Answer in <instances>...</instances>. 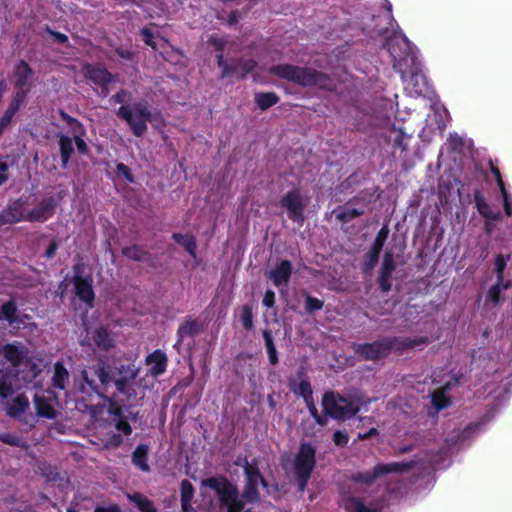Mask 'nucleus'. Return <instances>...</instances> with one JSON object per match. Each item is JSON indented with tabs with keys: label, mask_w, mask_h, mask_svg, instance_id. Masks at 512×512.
<instances>
[{
	"label": "nucleus",
	"mask_w": 512,
	"mask_h": 512,
	"mask_svg": "<svg viewBox=\"0 0 512 512\" xmlns=\"http://www.w3.org/2000/svg\"><path fill=\"white\" fill-rule=\"evenodd\" d=\"M243 468L245 487L241 496H239L237 487L225 477H211L201 482L203 487L213 491V496L216 498L215 505L221 509L226 508V512H241L246 503L255 502L258 499L259 483L266 486V482L255 464L244 459Z\"/></svg>",
	"instance_id": "nucleus-1"
},
{
	"label": "nucleus",
	"mask_w": 512,
	"mask_h": 512,
	"mask_svg": "<svg viewBox=\"0 0 512 512\" xmlns=\"http://www.w3.org/2000/svg\"><path fill=\"white\" fill-rule=\"evenodd\" d=\"M137 377V370L134 366L122 365L117 374L113 371L110 365L106 362L99 360L93 365L85 367L81 372L83 383L80 389L83 393L91 395L96 393L102 395L104 393L103 387L114 381L116 389L119 393L123 394L127 400L135 397V389L133 388L135 378Z\"/></svg>",
	"instance_id": "nucleus-2"
},
{
	"label": "nucleus",
	"mask_w": 512,
	"mask_h": 512,
	"mask_svg": "<svg viewBox=\"0 0 512 512\" xmlns=\"http://www.w3.org/2000/svg\"><path fill=\"white\" fill-rule=\"evenodd\" d=\"M270 72L279 78L302 86H316L325 90L335 88L334 81L327 74L311 68L281 64L271 67Z\"/></svg>",
	"instance_id": "nucleus-3"
},
{
	"label": "nucleus",
	"mask_w": 512,
	"mask_h": 512,
	"mask_svg": "<svg viewBox=\"0 0 512 512\" xmlns=\"http://www.w3.org/2000/svg\"><path fill=\"white\" fill-rule=\"evenodd\" d=\"M428 343L426 337H405L395 338L393 340H382L374 343L359 344L355 347V352L364 360H378L386 357L391 349L404 351L413 349Z\"/></svg>",
	"instance_id": "nucleus-4"
},
{
	"label": "nucleus",
	"mask_w": 512,
	"mask_h": 512,
	"mask_svg": "<svg viewBox=\"0 0 512 512\" xmlns=\"http://www.w3.org/2000/svg\"><path fill=\"white\" fill-rule=\"evenodd\" d=\"M316 448L307 442H302L292 461H283L284 468L290 470L296 477L299 489L303 491L316 465Z\"/></svg>",
	"instance_id": "nucleus-5"
},
{
	"label": "nucleus",
	"mask_w": 512,
	"mask_h": 512,
	"mask_svg": "<svg viewBox=\"0 0 512 512\" xmlns=\"http://www.w3.org/2000/svg\"><path fill=\"white\" fill-rule=\"evenodd\" d=\"M116 114L126 121L136 137H141L147 132V122L154 124L161 122L157 115L152 114L144 102L122 105Z\"/></svg>",
	"instance_id": "nucleus-6"
},
{
	"label": "nucleus",
	"mask_w": 512,
	"mask_h": 512,
	"mask_svg": "<svg viewBox=\"0 0 512 512\" xmlns=\"http://www.w3.org/2000/svg\"><path fill=\"white\" fill-rule=\"evenodd\" d=\"M421 465L422 468H427L428 465H432V460H424L419 458L410 462H394L389 464H378L374 467L373 471L358 473L352 476V481L355 484H371L377 477L392 472H404L408 471L415 465Z\"/></svg>",
	"instance_id": "nucleus-7"
},
{
	"label": "nucleus",
	"mask_w": 512,
	"mask_h": 512,
	"mask_svg": "<svg viewBox=\"0 0 512 512\" xmlns=\"http://www.w3.org/2000/svg\"><path fill=\"white\" fill-rule=\"evenodd\" d=\"M322 405L327 415L339 420L350 418L359 410L356 402L333 392L323 396Z\"/></svg>",
	"instance_id": "nucleus-8"
},
{
	"label": "nucleus",
	"mask_w": 512,
	"mask_h": 512,
	"mask_svg": "<svg viewBox=\"0 0 512 512\" xmlns=\"http://www.w3.org/2000/svg\"><path fill=\"white\" fill-rule=\"evenodd\" d=\"M6 413L29 428H32L36 423V416L30 411L29 400L23 394H19L7 402Z\"/></svg>",
	"instance_id": "nucleus-9"
},
{
	"label": "nucleus",
	"mask_w": 512,
	"mask_h": 512,
	"mask_svg": "<svg viewBox=\"0 0 512 512\" xmlns=\"http://www.w3.org/2000/svg\"><path fill=\"white\" fill-rule=\"evenodd\" d=\"M308 203L309 198L297 189L289 191L281 199V206L286 209L288 217L297 223L303 222V213Z\"/></svg>",
	"instance_id": "nucleus-10"
},
{
	"label": "nucleus",
	"mask_w": 512,
	"mask_h": 512,
	"mask_svg": "<svg viewBox=\"0 0 512 512\" xmlns=\"http://www.w3.org/2000/svg\"><path fill=\"white\" fill-rule=\"evenodd\" d=\"M217 63L221 69V77L225 78L228 76H236L238 78H244L254 68L256 63L253 60H239L232 64H227L224 61L222 54L217 55Z\"/></svg>",
	"instance_id": "nucleus-11"
},
{
	"label": "nucleus",
	"mask_w": 512,
	"mask_h": 512,
	"mask_svg": "<svg viewBox=\"0 0 512 512\" xmlns=\"http://www.w3.org/2000/svg\"><path fill=\"white\" fill-rule=\"evenodd\" d=\"M25 203L22 199L11 202L0 214V225L14 224L26 220Z\"/></svg>",
	"instance_id": "nucleus-12"
},
{
	"label": "nucleus",
	"mask_w": 512,
	"mask_h": 512,
	"mask_svg": "<svg viewBox=\"0 0 512 512\" xmlns=\"http://www.w3.org/2000/svg\"><path fill=\"white\" fill-rule=\"evenodd\" d=\"M388 51L394 59V66L401 62L410 54V43L405 36H395L388 43Z\"/></svg>",
	"instance_id": "nucleus-13"
},
{
	"label": "nucleus",
	"mask_w": 512,
	"mask_h": 512,
	"mask_svg": "<svg viewBox=\"0 0 512 512\" xmlns=\"http://www.w3.org/2000/svg\"><path fill=\"white\" fill-rule=\"evenodd\" d=\"M33 71L25 61H20L14 68L13 82L17 89L28 91L32 86Z\"/></svg>",
	"instance_id": "nucleus-14"
},
{
	"label": "nucleus",
	"mask_w": 512,
	"mask_h": 512,
	"mask_svg": "<svg viewBox=\"0 0 512 512\" xmlns=\"http://www.w3.org/2000/svg\"><path fill=\"white\" fill-rule=\"evenodd\" d=\"M395 267L396 265L392 252H385L378 277L379 285L384 292H388L391 289L390 278Z\"/></svg>",
	"instance_id": "nucleus-15"
},
{
	"label": "nucleus",
	"mask_w": 512,
	"mask_h": 512,
	"mask_svg": "<svg viewBox=\"0 0 512 512\" xmlns=\"http://www.w3.org/2000/svg\"><path fill=\"white\" fill-rule=\"evenodd\" d=\"M55 206V202L52 198L44 199L40 202V204L27 212L26 221L35 222V221H45L53 214V209Z\"/></svg>",
	"instance_id": "nucleus-16"
},
{
	"label": "nucleus",
	"mask_w": 512,
	"mask_h": 512,
	"mask_svg": "<svg viewBox=\"0 0 512 512\" xmlns=\"http://www.w3.org/2000/svg\"><path fill=\"white\" fill-rule=\"evenodd\" d=\"M4 358L13 366H18L28 356V349L24 345L7 344L2 348Z\"/></svg>",
	"instance_id": "nucleus-17"
},
{
	"label": "nucleus",
	"mask_w": 512,
	"mask_h": 512,
	"mask_svg": "<svg viewBox=\"0 0 512 512\" xmlns=\"http://www.w3.org/2000/svg\"><path fill=\"white\" fill-rule=\"evenodd\" d=\"M83 73L86 78L99 85H106L114 79V76L103 67L86 65L83 68Z\"/></svg>",
	"instance_id": "nucleus-18"
},
{
	"label": "nucleus",
	"mask_w": 512,
	"mask_h": 512,
	"mask_svg": "<svg viewBox=\"0 0 512 512\" xmlns=\"http://www.w3.org/2000/svg\"><path fill=\"white\" fill-rule=\"evenodd\" d=\"M291 272V263L288 260H283L276 268L270 271L269 278L276 286L286 285L290 279Z\"/></svg>",
	"instance_id": "nucleus-19"
},
{
	"label": "nucleus",
	"mask_w": 512,
	"mask_h": 512,
	"mask_svg": "<svg viewBox=\"0 0 512 512\" xmlns=\"http://www.w3.org/2000/svg\"><path fill=\"white\" fill-rule=\"evenodd\" d=\"M74 285L77 297L91 307L94 300L91 282L81 276H75Z\"/></svg>",
	"instance_id": "nucleus-20"
},
{
	"label": "nucleus",
	"mask_w": 512,
	"mask_h": 512,
	"mask_svg": "<svg viewBox=\"0 0 512 512\" xmlns=\"http://www.w3.org/2000/svg\"><path fill=\"white\" fill-rule=\"evenodd\" d=\"M1 320H6L10 326L15 328H19L20 325L24 323L23 320L20 319L16 304L13 300L4 303L0 307V321Z\"/></svg>",
	"instance_id": "nucleus-21"
},
{
	"label": "nucleus",
	"mask_w": 512,
	"mask_h": 512,
	"mask_svg": "<svg viewBox=\"0 0 512 512\" xmlns=\"http://www.w3.org/2000/svg\"><path fill=\"white\" fill-rule=\"evenodd\" d=\"M34 404L36 408V418L43 417L47 419H55L57 417L56 409L45 397L36 395L34 398Z\"/></svg>",
	"instance_id": "nucleus-22"
},
{
	"label": "nucleus",
	"mask_w": 512,
	"mask_h": 512,
	"mask_svg": "<svg viewBox=\"0 0 512 512\" xmlns=\"http://www.w3.org/2000/svg\"><path fill=\"white\" fill-rule=\"evenodd\" d=\"M147 363L150 365L151 374L158 376L166 370L167 357L161 351L156 350L147 357Z\"/></svg>",
	"instance_id": "nucleus-23"
},
{
	"label": "nucleus",
	"mask_w": 512,
	"mask_h": 512,
	"mask_svg": "<svg viewBox=\"0 0 512 512\" xmlns=\"http://www.w3.org/2000/svg\"><path fill=\"white\" fill-rule=\"evenodd\" d=\"M512 285V282L510 280H507L506 282H497L490 287V289L487 292L486 295V304H491L492 306H497L501 300V294L503 291H506L509 289Z\"/></svg>",
	"instance_id": "nucleus-24"
},
{
	"label": "nucleus",
	"mask_w": 512,
	"mask_h": 512,
	"mask_svg": "<svg viewBox=\"0 0 512 512\" xmlns=\"http://www.w3.org/2000/svg\"><path fill=\"white\" fill-rule=\"evenodd\" d=\"M200 331L201 325L198 321L192 319L184 321L177 330V344H180L186 337H192L199 334Z\"/></svg>",
	"instance_id": "nucleus-25"
},
{
	"label": "nucleus",
	"mask_w": 512,
	"mask_h": 512,
	"mask_svg": "<svg viewBox=\"0 0 512 512\" xmlns=\"http://www.w3.org/2000/svg\"><path fill=\"white\" fill-rule=\"evenodd\" d=\"M94 344L100 350L107 351L114 346V339L104 328H97L92 335Z\"/></svg>",
	"instance_id": "nucleus-26"
},
{
	"label": "nucleus",
	"mask_w": 512,
	"mask_h": 512,
	"mask_svg": "<svg viewBox=\"0 0 512 512\" xmlns=\"http://www.w3.org/2000/svg\"><path fill=\"white\" fill-rule=\"evenodd\" d=\"M149 447L147 445H139L132 453V462L143 472H149L150 467L147 463Z\"/></svg>",
	"instance_id": "nucleus-27"
},
{
	"label": "nucleus",
	"mask_w": 512,
	"mask_h": 512,
	"mask_svg": "<svg viewBox=\"0 0 512 512\" xmlns=\"http://www.w3.org/2000/svg\"><path fill=\"white\" fill-rule=\"evenodd\" d=\"M451 385V381H447L440 389L434 390L431 394L432 404L436 409H443L449 405V398L446 396V392L450 390Z\"/></svg>",
	"instance_id": "nucleus-28"
},
{
	"label": "nucleus",
	"mask_w": 512,
	"mask_h": 512,
	"mask_svg": "<svg viewBox=\"0 0 512 512\" xmlns=\"http://www.w3.org/2000/svg\"><path fill=\"white\" fill-rule=\"evenodd\" d=\"M59 148H60L62 166L64 168H66L67 164L69 162V159L71 158V156L74 152L72 138L65 136V135H60L59 136Z\"/></svg>",
	"instance_id": "nucleus-29"
},
{
	"label": "nucleus",
	"mask_w": 512,
	"mask_h": 512,
	"mask_svg": "<svg viewBox=\"0 0 512 512\" xmlns=\"http://www.w3.org/2000/svg\"><path fill=\"white\" fill-rule=\"evenodd\" d=\"M69 379V372L62 363L57 362L54 365L53 385L61 390L65 389Z\"/></svg>",
	"instance_id": "nucleus-30"
},
{
	"label": "nucleus",
	"mask_w": 512,
	"mask_h": 512,
	"mask_svg": "<svg viewBox=\"0 0 512 512\" xmlns=\"http://www.w3.org/2000/svg\"><path fill=\"white\" fill-rule=\"evenodd\" d=\"M476 207L478 212L485 218L490 220H499L501 213L499 211L494 212L489 204L481 197H476Z\"/></svg>",
	"instance_id": "nucleus-31"
},
{
	"label": "nucleus",
	"mask_w": 512,
	"mask_h": 512,
	"mask_svg": "<svg viewBox=\"0 0 512 512\" xmlns=\"http://www.w3.org/2000/svg\"><path fill=\"white\" fill-rule=\"evenodd\" d=\"M334 213L336 214V218L339 221H341L343 223H347V222H350L351 220H353L354 218L362 215L363 210H359V209L352 208V207H344V208L335 210Z\"/></svg>",
	"instance_id": "nucleus-32"
},
{
	"label": "nucleus",
	"mask_w": 512,
	"mask_h": 512,
	"mask_svg": "<svg viewBox=\"0 0 512 512\" xmlns=\"http://www.w3.org/2000/svg\"><path fill=\"white\" fill-rule=\"evenodd\" d=\"M13 391L12 376L0 370V398H8Z\"/></svg>",
	"instance_id": "nucleus-33"
},
{
	"label": "nucleus",
	"mask_w": 512,
	"mask_h": 512,
	"mask_svg": "<svg viewBox=\"0 0 512 512\" xmlns=\"http://www.w3.org/2000/svg\"><path fill=\"white\" fill-rule=\"evenodd\" d=\"M255 102L258 107L265 110L278 102V97L275 93H258L255 95Z\"/></svg>",
	"instance_id": "nucleus-34"
},
{
	"label": "nucleus",
	"mask_w": 512,
	"mask_h": 512,
	"mask_svg": "<svg viewBox=\"0 0 512 512\" xmlns=\"http://www.w3.org/2000/svg\"><path fill=\"white\" fill-rule=\"evenodd\" d=\"M173 238L178 244L182 245L192 257L196 256V242L194 237L190 235L174 234Z\"/></svg>",
	"instance_id": "nucleus-35"
},
{
	"label": "nucleus",
	"mask_w": 512,
	"mask_h": 512,
	"mask_svg": "<svg viewBox=\"0 0 512 512\" xmlns=\"http://www.w3.org/2000/svg\"><path fill=\"white\" fill-rule=\"evenodd\" d=\"M61 116L63 120L66 121V123L69 125L70 132L73 135V138L76 137H84L85 135V129L83 125L76 119L72 118L68 114L61 112Z\"/></svg>",
	"instance_id": "nucleus-36"
},
{
	"label": "nucleus",
	"mask_w": 512,
	"mask_h": 512,
	"mask_svg": "<svg viewBox=\"0 0 512 512\" xmlns=\"http://www.w3.org/2000/svg\"><path fill=\"white\" fill-rule=\"evenodd\" d=\"M129 498L134 502L142 512H156L153 503L139 493L129 495Z\"/></svg>",
	"instance_id": "nucleus-37"
},
{
	"label": "nucleus",
	"mask_w": 512,
	"mask_h": 512,
	"mask_svg": "<svg viewBox=\"0 0 512 512\" xmlns=\"http://www.w3.org/2000/svg\"><path fill=\"white\" fill-rule=\"evenodd\" d=\"M263 338L265 341V346L267 349L270 363L275 365L278 363V357H277V351H276L275 345L273 343V338H272L271 332L268 330L263 331Z\"/></svg>",
	"instance_id": "nucleus-38"
},
{
	"label": "nucleus",
	"mask_w": 512,
	"mask_h": 512,
	"mask_svg": "<svg viewBox=\"0 0 512 512\" xmlns=\"http://www.w3.org/2000/svg\"><path fill=\"white\" fill-rule=\"evenodd\" d=\"M510 256H504L502 254H498L495 258V273L497 282H506L507 280H504V270L507 265V261L509 260Z\"/></svg>",
	"instance_id": "nucleus-39"
},
{
	"label": "nucleus",
	"mask_w": 512,
	"mask_h": 512,
	"mask_svg": "<svg viewBox=\"0 0 512 512\" xmlns=\"http://www.w3.org/2000/svg\"><path fill=\"white\" fill-rule=\"evenodd\" d=\"M346 509L351 512H376L375 509L365 506L359 499L349 497L346 500Z\"/></svg>",
	"instance_id": "nucleus-40"
},
{
	"label": "nucleus",
	"mask_w": 512,
	"mask_h": 512,
	"mask_svg": "<svg viewBox=\"0 0 512 512\" xmlns=\"http://www.w3.org/2000/svg\"><path fill=\"white\" fill-rule=\"evenodd\" d=\"M124 256L135 261H144L147 258V254L138 246L133 245L126 247L122 250Z\"/></svg>",
	"instance_id": "nucleus-41"
},
{
	"label": "nucleus",
	"mask_w": 512,
	"mask_h": 512,
	"mask_svg": "<svg viewBox=\"0 0 512 512\" xmlns=\"http://www.w3.org/2000/svg\"><path fill=\"white\" fill-rule=\"evenodd\" d=\"M293 390L296 394L302 396L305 402H309L312 398V389L307 381H301L300 383L295 384Z\"/></svg>",
	"instance_id": "nucleus-42"
},
{
	"label": "nucleus",
	"mask_w": 512,
	"mask_h": 512,
	"mask_svg": "<svg viewBox=\"0 0 512 512\" xmlns=\"http://www.w3.org/2000/svg\"><path fill=\"white\" fill-rule=\"evenodd\" d=\"M390 140L392 141L395 147H399L401 149H405L407 146L406 143V134L401 129H393L390 133Z\"/></svg>",
	"instance_id": "nucleus-43"
},
{
	"label": "nucleus",
	"mask_w": 512,
	"mask_h": 512,
	"mask_svg": "<svg viewBox=\"0 0 512 512\" xmlns=\"http://www.w3.org/2000/svg\"><path fill=\"white\" fill-rule=\"evenodd\" d=\"M113 413L117 417V419H115V421H116L115 426H116L117 430L123 432L125 435H130L132 432V428L129 425V423L125 419L122 418L121 409L115 408Z\"/></svg>",
	"instance_id": "nucleus-44"
},
{
	"label": "nucleus",
	"mask_w": 512,
	"mask_h": 512,
	"mask_svg": "<svg viewBox=\"0 0 512 512\" xmlns=\"http://www.w3.org/2000/svg\"><path fill=\"white\" fill-rule=\"evenodd\" d=\"M194 495L193 485L188 480L181 482V501H191Z\"/></svg>",
	"instance_id": "nucleus-45"
},
{
	"label": "nucleus",
	"mask_w": 512,
	"mask_h": 512,
	"mask_svg": "<svg viewBox=\"0 0 512 512\" xmlns=\"http://www.w3.org/2000/svg\"><path fill=\"white\" fill-rule=\"evenodd\" d=\"M379 255L369 250L364 261V271H371L378 263Z\"/></svg>",
	"instance_id": "nucleus-46"
},
{
	"label": "nucleus",
	"mask_w": 512,
	"mask_h": 512,
	"mask_svg": "<svg viewBox=\"0 0 512 512\" xmlns=\"http://www.w3.org/2000/svg\"><path fill=\"white\" fill-rule=\"evenodd\" d=\"M305 302L306 310L310 313L316 310H320L323 307V302L312 296H307Z\"/></svg>",
	"instance_id": "nucleus-47"
},
{
	"label": "nucleus",
	"mask_w": 512,
	"mask_h": 512,
	"mask_svg": "<svg viewBox=\"0 0 512 512\" xmlns=\"http://www.w3.org/2000/svg\"><path fill=\"white\" fill-rule=\"evenodd\" d=\"M0 441L12 446H21L23 442L19 436L11 433H2Z\"/></svg>",
	"instance_id": "nucleus-48"
},
{
	"label": "nucleus",
	"mask_w": 512,
	"mask_h": 512,
	"mask_svg": "<svg viewBox=\"0 0 512 512\" xmlns=\"http://www.w3.org/2000/svg\"><path fill=\"white\" fill-rule=\"evenodd\" d=\"M242 324L246 329H251L253 326L252 311L249 307L245 306L241 315Z\"/></svg>",
	"instance_id": "nucleus-49"
},
{
	"label": "nucleus",
	"mask_w": 512,
	"mask_h": 512,
	"mask_svg": "<svg viewBox=\"0 0 512 512\" xmlns=\"http://www.w3.org/2000/svg\"><path fill=\"white\" fill-rule=\"evenodd\" d=\"M306 404H307V407L309 409L311 416L315 419L316 423H318L320 425H325L326 417H321L318 414L317 409H316L314 403L312 402V398L309 400V402H306Z\"/></svg>",
	"instance_id": "nucleus-50"
},
{
	"label": "nucleus",
	"mask_w": 512,
	"mask_h": 512,
	"mask_svg": "<svg viewBox=\"0 0 512 512\" xmlns=\"http://www.w3.org/2000/svg\"><path fill=\"white\" fill-rule=\"evenodd\" d=\"M141 35L145 44L151 46L153 49H156V42L154 41V36L150 29L144 28L141 31Z\"/></svg>",
	"instance_id": "nucleus-51"
},
{
	"label": "nucleus",
	"mask_w": 512,
	"mask_h": 512,
	"mask_svg": "<svg viewBox=\"0 0 512 512\" xmlns=\"http://www.w3.org/2000/svg\"><path fill=\"white\" fill-rule=\"evenodd\" d=\"M130 98V93L126 90H120L118 93L112 96L111 100L115 103L123 104Z\"/></svg>",
	"instance_id": "nucleus-52"
},
{
	"label": "nucleus",
	"mask_w": 512,
	"mask_h": 512,
	"mask_svg": "<svg viewBox=\"0 0 512 512\" xmlns=\"http://www.w3.org/2000/svg\"><path fill=\"white\" fill-rule=\"evenodd\" d=\"M333 441L337 446H344L348 443V436L341 431H336L333 435Z\"/></svg>",
	"instance_id": "nucleus-53"
},
{
	"label": "nucleus",
	"mask_w": 512,
	"mask_h": 512,
	"mask_svg": "<svg viewBox=\"0 0 512 512\" xmlns=\"http://www.w3.org/2000/svg\"><path fill=\"white\" fill-rule=\"evenodd\" d=\"M27 93L28 91L18 89L11 103L15 104V106H18L20 108V106L24 103L26 99Z\"/></svg>",
	"instance_id": "nucleus-54"
},
{
	"label": "nucleus",
	"mask_w": 512,
	"mask_h": 512,
	"mask_svg": "<svg viewBox=\"0 0 512 512\" xmlns=\"http://www.w3.org/2000/svg\"><path fill=\"white\" fill-rule=\"evenodd\" d=\"M501 194L503 196L505 213L507 214V216H512V204L509 201L505 187H502Z\"/></svg>",
	"instance_id": "nucleus-55"
},
{
	"label": "nucleus",
	"mask_w": 512,
	"mask_h": 512,
	"mask_svg": "<svg viewBox=\"0 0 512 512\" xmlns=\"http://www.w3.org/2000/svg\"><path fill=\"white\" fill-rule=\"evenodd\" d=\"M275 301V294L272 290H267L263 298V305L266 307H272Z\"/></svg>",
	"instance_id": "nucleus-56"
},
{
	"label": "nucleus",
	"mask_w": 512,
	"mask_h": 512,
	"mask_svg": "<svg viewBox=\"0 0 512 512\" xmlns=\"http://www.w3.org/2000/svg\"><path fill=\"white\" fill-rule=\"evenodd\" d=\"M75 140L76 147L78 151L82 154H86L88 151V146L86 142L83 140V137L73 138Z\"/></svg>",
	"instance_id": "nucleus-57"
},
{
	"label": "nucleus",
	"mask_w": 512,
	"mask_h": 512,
	"mask_svg": "<svg viewBox=\"0 0 512 512\" xmlns=\"http://www.w3.org/2000/svg\"><path fill=\"white\" fill-rule=\"evenodd\" d=\"M7 170L8 165L4 162H0V186L4 184L8 179Z\"/></svg>",
	"instance_id": "nucleus-58"
},
{
	"label": "nucleus",
	"mask_w": 512,
	"mask_h": 512,
	"mask_svg": "<svg viewBox=\"0 0 512 512\" xmlns=\"http://www.w3.org/2000/svg\"><path fill=\"white\" fill-rule=\"evenodd\" d=\"M389 235V229L387 225H384L377 233L376 238L377 240L386 242Z\"/></svg>",
	"instance_id": "nucleus-59"
},
{
	"label": "nucleus",
	"mask_w": 512,
	"mask_h": 512,
	"mask_svg": "<svg viewBox=\"0 0 512 512\" xmlns=\"http://www.w3.org/2000/svg\"><path fill=\"white\" fill-rule=\"evenodd\" d=\"M419 79H421L422 81H424V78L422 75H419V74H415V75H412L411 77H409L408 79H405V82H406V87L408 88L410 85H418V81Z\"/></svg>",
	"instance_id": "nucleus-60"
},
{
	"label": "nucleus",
	"mask_w": 512,
	"mask_h": 512,
	"mask_svg": "<svg viewBox=\"0 0 512 512\" xmlns=\"http://www.w3.org/2000/svg\"><path fill=\"white\" fill-rule=\"evenodd\" d=\"M384 244H385V242L375 239L373 244H372V246H371L370 251L380 255V252H381Z\"/></svg>",
	"instance_id": "nucleus-61"
},
{
	"label": "nucleus",
	"mask_w": 512,
	"mask_h": 512,
	"mask_svg": "<svg viewBox=\"0 0 512 512\" xmlns=\"http://www.w3.org/2000/svg\"><path fill=\"white\" fill-rule=\"evenodd\" d=\"M12 118L9 115H4L0 119V134L3 132V130L9 125Z\"/></svg>",
	"instance_id": "nucleus-62"
},
{
	"label": "nucleus",
	"mask_w": 512,
	"mask_h": 512,
	"mask_svg": "<svg viewBox=\"0 0 512 512\" xmlns=\"http://www.w3.org/2000/svg\"><path fill=\"white\" fill-rule=\"evenodd\" d=\"M57 248H58L57 243L52 242L46 250L47 258H52L55 255Z\"/></svg>",
	"instance_id": "nucleus-63"
},
{
	"label": "nucleus",
	"mask_w": 512,
	"mask_h": 512,
	"mask_svg": "<svg viewBox=\"0 0 512 512\" xmlns=\"http://www.w3.org/2000/svg\"><path fill=\"white\" fill-rule=\"evenodd\" d=\"M116 53L123 59H131L132 53L126 49L117 48Z\"/></svg>",
	"instance_id": "nucleus-64"
}]
</instances>
